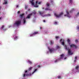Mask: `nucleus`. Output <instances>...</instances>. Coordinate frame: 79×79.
<instances>
[{
  "instance_id": "1",
  "label": "nucleus",
  "mask_w": 79,
  "mask_h": 79,
  "mask_svg": "<svg viewBox=\"0 0 79 79\" xmlns=\"http://www.w3.org/2000/svg\"><path fill=\"white\" fill-rule=\"evenodd\" d=\"M32 14H34V15H35V14H36V12H33L32 13H31V14H29L27 16V17L26 18H26H24L23 19V23L24 24L26 23V19H27V18H28V19H29V18H30V17H31V16L32 15Z\"/></svg>"
},
{
  "instance_id": "2",
  "label": "nucleus",
  "mask_w": 79,
  "mask_h": 79,
  "mask_svg": "<svg viewBox=\"0 0 79 79\" xmlns=\"http://www.w3.org/2000/svg\"><path fill=\"white\" fill-rule=\"evenodd\" d=\"M63 12H62L59 15H58V14L55 13H54V15L56 18H60V17H61V15H63Z\"/></svg>"
},
{
  "instance_id": "3",
  "label": "nucleus",
  "mask_w": 79,
  "mask_h": 79,
  "mask_svg": "<svg viewBox=\"0 0 79 79\" xmlns=\"http://www.w3.org/2000/svg\"><path fill=\"white\" fill-rule=\"evenodd\" d=\"M21 20H18L14 23V25H17V26H18L21 24Z\"/></svg>"
},
{
  "instance_id": "4",
  "label": "nucleus",
  "mask_w": 79,
  "mask_h": 79,
  "mask_svg": "<svg viewBox=\"0 0 79 79\" xmlns=\"http://www.w3.org/2000/svg\"><path fill=\"white\" fill-rule=\"evenodd\" d=\"M64 48L66 50H68V53L69 55H72V54H71V51L70 50V49H69V48H67V46L65 45L64 46Z\"/></svg>"
},
{
  "instance_id": "5",
  "label": "nucleus",
  "mask_w": 79,
  "mask_h": 79,
  "mask_svg": "<svg viewBox=\"0 0 79 79\" xmlns=\"http://www.w3.org/2000/svg\"><path fill=\"white\" fill-rule=\"evenodd\" d=\"M66 13H67V15H64V16H67L68 18H71V15H69V12L68 11H66Z\"/></svg>"
},
{
  "instance_id": "6",
  "label": "nucleus",
  "mask_w": 79,
  "mask_h": 79,
  "mask_svg": "<svg viewBox=\"0 0 79 79\" xmlns=\"http://www.w3.org/2000/svg\"><path fill=\"white\" fill-rule=\"evenodd\" d=\"M62 41V42H61ZM60 42H61L62 45H64V40H62V39H61L60 40Z\"/></svg>"
},
{
  "instance_id": "7",
  "label": "nucleus",
  "mask_w": 79,
  "mask_h": 79,
  "mask_svg": "<svg viewBox=\"0 0 79 79\" xmlns=\"http://www.w3.org/2000/svg\"><path fill=\"white\" fill-rule=\"evenodd\" d=\"M70 48H73V47H75V48H77V47L76 45H75L74 44H72L70 45Z\"/></svg>"
},
{
  "instance_id": "8",
  "label": "nucleus",
  "mask_w": 79,
  "mask_h": 79,
  "mask_svg": "<svg viewBox=\"0 0 79 79\" xmlns=\"http://www.w3.org/2000/svg\"><path fill=\"white\" fill-rule=\"evenodd\" d=\"M27 72V70H26L25 71V73L24 74H23V76L24 77H26V76H29V74H26V73Z\"/></svg>"
},
{
  "instance_id": "9",
  "label": "nucleus",
  "mask_w": 79,
  "mask_h": 79,
  "mask_svg": "<svg viewBox=\"0 0 79 79\" xmlns=\"http://www.w3.org/2000/svg\"><path fill=\"white\" fill-rule=\"evenodd\" d=\"M64 54H62L60 56V58L59 60H60L61 59H63V57H64Z\"/></svg>"
},
{
  "instance_id": "10",
  "label": "nucleus",
  "mask_w": 79,
  "mask_h": 79,
  "mask_svg": "<svg viewBox=\"0 0 79 79\" xmlns=\"http://www.w3.org/2000/svg\"><path fill=\"white\" fill-rule=\"evenodd\" d=\"M49 50L50 53H52V52L54 51V50H55L54 49H50V48H49Z\"/></svg>"
},
{
  "instance_id": "11",
  "label": "nucleus",
  "mask_w": 79,
  "mask_h": 79,
  "mask_svg": "<svg viewBox=\"0 0 79 79\" xmlns=\"http://www.w3.org/2000/svg\"><path fill=\"white\" fill-rule=\"evenodd\" d=\"M34 0H31V1H30L31 5H33V6H34Z\"/></svg>"
},
{
  "instance_id": "12",
  "label": "nucleus",
  "mask_w": 79,
  "mask_h": 79,
  "mask_svg": "<svg viewBox=\"0 0 79 79\" xmlns=\"http://www.w3.org/2000/svg\"><path fill=\"white\" fill-rule=\"evenodd\" d=\"M44 13V12H42V11H39V13L40 15H41V16H42L43 15V14Z\"/></svg>"
},
{
  "instance_id": "13",
  "label": "nucleus",
  "mask_w": 79,
  "mask_h": 79,
  "mask_svg": "<svg viewBox=\"0 0 79 79\" xmlns=\"http://www.w3.org/2000/svg\"><path fill=\"white\" fill-rule=\"evenodd\" d=\"M39 32L38 31H35L32 33L33 35H36V34H38Z\"/></svg>"
},
{
  "instance_id": "14",
  "label": "nucleus",
  "mask_w": 79,
  "mask_h": 79,
  "mask_svg": "<svg viewBox=\"0 0 79 79\" xmlns=\"http://www.w3.org/2000/svg\"><path fill=\"white\" fill-rule=\"evenodd\" d=\"M45 10H49V11H52V10L51 9H50L48 8H45Z\"/></svg>"
},
{
  "instance_id": "15",
  "label": "nucleus",
  "mask_w": 79,
  "mask_h": 79,
  "mask_svg": "<svg viewBox=\"0 0 79 79\" xmlns=\"http://www.w3.org/2000/svg\"><path fill=\"white\" fill-rule=\"evenodd\" d=\"M24 16V14H22L21 15H20V17L21 18H23V17Z\"/></svg>"
},
{
  "instance_id": "16",
  "label": "nucleus",
  "mask_w": 79,
  "mask_h": 79,
  "mask_svg": "<svg viewBox=\"0 0 79 79\" xmlns=\"http://www.w3.org/2000/svg\"><path fill=\"white\" fill-rule=\"evenodd\" d=\"M54 44L53 41H50V45H53Z\"/></svg>"
},
{
  "instance_id": "17",
  "label": "nucleus",
  "mask_w": 79,
  "mask_h": 79,
  "mask_svg": "<svg viewBox=\"0 0 79 79\" xmlns=\"http://www.w3.org/2000/svg\"><path fill=\"white\" fill-rule=\"evenodd\" d=\"M67 42L68 43H69V45H70V44H71V43L70 42V40L69 39H68Z\"/></svg>"
},
{
  "instance_id": "18",
  "label": "nucleus",
  "mask_w": 79,
  "mask_h": 79,
  "mask_svg": "<svg viewBox=\"0 0 79 79\" xmlns=\"http://www.w3.org/2000/svg\"><path fill=\"white\" fill-rule=\"evenodd\" d=\"M28 62L30 64H32V62L29 60H28Z\"/></svg>"
},
{
  "instance_id": "19",
  "label": "nucleus",
  "mask_w": 79,
  "mask_h": 79,
  "mask_svg": "<svg viewBox=\"0 0 79 79\" xmlns=\"http://www.w3.org/2000/svg\"><path fill=\"white\" fill-rule=\"evenodd\" d=\"M4 27H5V26L2 25V26L1 27V29H2V30H3V31L5 30V29H3Z\"/></svg>"
},
{
  "instance_id": "20",
  "label": "nucleus",
  "mask_w": 79,
  "mask_h": 79,
  "mask_svg": "<svg viewBox=\"0 0 79 79\" xmlns=\"http://www.w3.org/2000/svg\"><path fill=\"white\" fill-rule=\"evenodd\" d=\"M69 2L70 3H71V4H72V3L73 2V0H69Z\"/></svg>"
},
{
  "instance_id": "21",
  "label": "nucleus",
  "mask_w": 79,
  "mask_h": 79,
  "mask_svg": "<svg viewBox=\"0 0 79 79\" xmlns=\"http://www.w3.org/2000/svg\"><path fill=\"white\" fill-rule=\"evenodd\" d=\"M32 69V67H30L28 69V71H31V70Z\"/></svg>"
},
{
  "instance_id": "22",
  "label": "nucleus",
  "mask_w": 79,
  "mask_h": 79,
  "mask_svg": "<svg viewBox=\"0 0 79 79\" xmlns=\"http://www.w3.org/2000/svg\"><path fill=\"white\" fill-rule=\"evenodd\" d=\"M46 6H47V7H48V6H50V4L47 3H46Z\"/></svg>"
},
{
  "instance_id": "23",
  "label": "nucleus",
  "mask_w": 79,
  "mask_h": 79,
  "mask_svg": "<svg viewBox=\"0 0 79 79\" xmlns=\"http://www.w3.org/2000/svg\"><path fill=\"white\" fill-rule=\"evenodd\" d=\"M79 68V66H77L76 67H75V69H77H77H78V68Z\"/></svg>"
},
{
  "instance_id": "24",
  "label": "nucleus",
  "mask_w": 79,
  "mask_h": 79,
  "mask_svg": "<svg viewBox=\"0 0 79 79\" xmlns=\"http://www.w3.org/2000/svg\"><path fill=\"white\" fill-rule=\"evenodd\" d=\"M74 9H72V10L70 11L69 13H72V12H73V11H74Z\"/></svg>"
},
{
  "instance_id": "25",
  "label": "nucleus",
  "mask_w": 79,
  "mask_h": 79,
  "mask_svg": "<svg viewBox=\"0 0 79 79\" xmlns=\"http://www.w3.org/2000/svg\"><path fill=\"white\" fill-rule=\"evenodd\" d=\"M56 40H58V39H59V37L56 36Z\"/></svg>"
},
{
  "instance_id": "26",
  "label": "nucleus",
  "mask_w": 79,
  "mask_h": 79,
  "mask_svg": "<svg viewBox=\"0 0 79 79\" xmlns=\"http://www.w3.org/2000/svg\"><path fill=\"white\" fill-rule=\"evenodd\" d=\"M40 66H42V65H37V67L39 68H40Z\"/></svg>"
},
{
  "instance_id": "27",
  "label": "nucleus",
  "mask_w": 79,
  "mask_h": 79,
  "mask_svg": "<svg viewBox=\"0 0 79 79\" xmlns=\"http://www.w3.org/2000/svg\"><path fill=\"white\" fill-rule=\"evenodd\" d=\"M37 70V69H35L34 71V72L33 73V74H34V73H35V71H36Z\"/></svg>"
},
{
  "instance_id": "28",
  "label": "nucleus",
  "mask_w": 79,
  "mask_h": 79,
  "mask_svg": "<svg viewBox=\"0 0 79 79\" xmlns=\"http://www.w3.org/2000/svg\"><path fill=\"white\" fill-rule=\"evenodd\" d=\"M38 6H39L37 5H34V7H38Z\"/></svg>"
},
{
  "instance_id": "29",
  "label": "nucleus",
  "mask_w": 79,
  "mask_h": 79,
  "mask_svg": "<svg viewBox=\"0 0 79 79\" xmlns=\"http://www.w3.org/2000/svg\"><path fill=\"white\" fill-rule=\"evenodd\" d=\"M57 22H56V21L54 22V24H55V25H56L57 24Z\"/></svg>"
},
{
  "instance_id": "30",
  "label": "nucleus",
  "mask_w": 79,
  "mask_h": 79,
  "mask_svg": "<svg viewBox=\"0 0 79 79\" xmlns=\"http://www.w3.org/2000/svg\"><path fill=\"white\" fill-rule=\"evenodd\" d=\"M18 39V36H16L15 37V39Z\"/></svg>"
},
{
  "instance_id": "31",
  "label": "nucleus",
  "mask_w": 79,
  "mask_h": 79,
  "mask_svg": "<svg viewBox=\"0 0 79 79\" xmlns=\"http://www.w3.org/2000/svg\"><path fill=\"white\" fill-rule=\"evenodd\" d=\"M4 1H5V2H4L5 4H7V1H5V0H4Z\"/></svg>"
},
{
  "instance_id": "32",
  "label": "nucleus",
  "mask_w": 79,
  "mask_h": 79,
  "mask_svg": "<svg viewBox=\"0 0 79 79\" xmlns=\"http://www.w3.org/2000/svg\"><path fill=\"white\" fill-rule=\"evenodd\" d=\"M58 79H61V77L60 76H58Z\"/></svg>"
},
{
  "instance_id": "33",
  "label": "nucleus",
  "mask_w": 79,
  "mask_h": 79,
  "mask_svg": "<svg viewBox=\"0 0 79 79\" xmlns=\"http://www.w3.org/2000/svg\"><path fill=\"white\" fill-rule=\"evenodd\" d=\"M75 60H74V61L75 62L76 61V60H77V56H76L75 57Z\"/></svg>"
},
{
  "instance_id": "34",
  "label": "nucleus",
  "mask_w": 79,
  "mask_h": 79,
  "mask_svg": "<svg viewBox=\"0 0 79 79\" xmlns=\"http://www.w3.org/2000/svg\"><path fill=\"white\" fill-rule=\"evenodd\" d=\"M25 8V9H27V6L26 5Z\"/></svg>"
},
{
  "instance_id": "35",
  "label": "nucleus",
  "mask_w": 79,
  "mask_h": 79,
  "mask_svg": "<svg viewBox=\"0 0 79 79\" xmlns=\"http://www.w3.org/2000/svg\"><path fill=\"white\" fill-rule=\"evenodd\" d=\"M56 47H57V48H60V47L59 46H57Z\"/></svg>"
},
{
  "instance_id": "36",
  "label": "nucleus",
  "mask_w": 79,
  "mask_h": 79,
  "mask_svg": "<svg viewBox=\"0 0 79 79\" xmlns=\"http://www.w3.org/2000/svg\"><path fill=\"white\" fill-rule=\"evenodd\" d=\"M38 3V1H36V5Z\"/></svg>"
},
{
  "instance_id": "37",
  "label": "nucleus",
  "mask_w": 79,
  "mask_h": 79,
  "mask_svg": "<svg viewBox=\"0 0 79 79\" xmlns=\"http://www.w3.org/2000/svg\"><path fill=\"white\" fill-rule=\"evenodd\" d=\"M77 29H79V26L77 27Z\"/></svg>"
},
{
  "instance_id": "38",
  "label": "nucleus",
  "mask_w": 79,
  "mask_h": 79,
  "mask_svg": "<svg viewBox=\"0 0 79 79\" xmlns=\"http://www.w3.org/2000/svg\"><path fill=\"white\" fill-rule=\"evenodd\" d=\"M41 3V2H39L38 3V4H40Z\"/></svg>"
},
{
  "instance_id": "39",
  "label": "nucleus",
  "mask_w": 79,
  "mask_h": 79,
  "mask_svg": "<svg viewBox=\"0 0 79 79\" xmlns=\"http://www.w3.org/2000/svg\"><path fill=\"white\" fill-rule=\"evenodd\" d=\"M77 40H75V42H77Z\"/></svg>"
},
{
  "instance_id": "40",
  "label": "nucleus",
  "mask_w": 79,
  "mask_h": 79,
  "mask_svg": "<svg viewBox=\"0 0 79 79\" xmlns=\"http://www.w3.org/2000/svg\"><path fill=\"white\" fill-rule=\"evenodd\" d=\"M48 16H50V14L48 15Z\"/></svg>"
},
{
  "instance_id": "41",
  "label": "nucleus",
  "mask_w": 79,
  "mask_h": 79,
  "mask_svg": "<svg viewBox=\"0 0 79 79\" xmlns=\"http://www.w3.org/2000/svg\"><path fill=\"white\" fill-rule=\"evenodd\" d=\"M1 19H2V17H0V20H1Z\"/></svg>"
},
{
  "instance_id": "42",
  "label": "nucleus",
  "mask_w": 79,
  "mask_h": 79,
  "mask_svg": "<svg viewBox=\"0 0 79 79\" xmlns=\"http://www.w3.org/2000/svg\"><path fill=\"white\" fill-rule=\"evenodd\" d=\"M20 13V11H18V13Z\"/></svg>"
},
{
  "instance_id": "43",
  "label": "nucleus",
  "mask_w": 79,
  "mask_h": 79,
  "mask_svg": "<svg viewBox=\"0 0 79 79\" xmlns=\"http://www.w3.org/2000/svg\"><path fill=\"white\" fill-rule=\"evenodd\" d=\"M79 15V13L78 12V13L77 14V15Z\"/></svg>"
},
{
  "instance_id": "44",
  "label": "nucleus",
  "mask_w": 79,
  "mask_h": 79,
  "mask_svg": "<svg viewBox=\"0 0 79 79\" xmlns=\"http://www.w3.org/2000/svg\"><path fill=\"white\" fill-rule=\"evenodd\" d=\"M43 22H44V23H45V20H43Z\"/></svg>"
},
{
  "instance_id": "45",
  "label": "nucleus",
  "mask_w": 79,
  "mask_h": 79,
  "mask_svg": "<svg viewBox=\"0 0 79 79\" xmlns=\"http://www.w3.org/2000/svg\"><path fill=\"white\" fill-rule=\"evenodd\" d=\"M57 62V60H56L55 61V63H56V62Z\"/></svg>"
},
{
  "instance_id": "46",
  "label": "nucleus",
  "mask_w": 79,
  "mask_h": 79,
  "mask_svg": "<svg viewBox=\"0 0 79 79\" xmlns=\"http://www.w3.org/2000/svg\"><path fill=\"white\" fill-rule=\"evenodd\" d=\"M2 8V6H0V10Z\"/></svg>"
},
{
  "instance_id": "47",
  "label": "nucleus",
  "mask_w": 79,
  "mask_h": 79,
  "mask_svg": "<svg viewBox=\"0 0 79 79\" xmlns=\"http://www.w3.org/2000/svg\"><path fill=\"white\" fill-rule=\"evenodd\" d=\"M28 11H30V9H29L28 10Z\"/></svg>"
},
{
  "instance_id": "48",
  "label": "nucleus",
  "mask_w": 79,
  "mask_h": 79,
  "mask_svg": "<svg viewBox=\"0 0 79 79\" xmlns=\"http://www.w3.org/2000/svg\"><path fill=\"white\" fill-rule=\"evenodd\" d=\"M18 6H19L18 5H17V6H16L17 8H18Z\"/></svg>"
},
{
  "instance_id": "49",
  "label": "nucleus",
  "mask_w": 79,
  "mask_h": 79,
  "mask_svg": "<svg viewBox=\"0 0 79 79\" xmlns=\"http://www.w3.org/2000/svg\"><path fill=\"white\" fill-rule=\"evenodd\" d=\"M53 2V1H51V3H52Z\"/></svg>"
},
{
  "instance_id": "50",
  "label": "nucleus",
  "mask_w": 79,
  "mask_h": 79,
  "mask_svg": "<svg viewBox=\"0 0 79 79\" xmlns=\"http://www.w3.org/2000/svg\"><path fill=\"white\" fill-rule=\"evenodd\" d=\"M26 14H27V12L26 11Z\"/></svg>"
},
{
  "instance_id": "51",
  "label": "nucleus",
  "mask_w": 79,
  "mask_h": 79,
  "mask_svg": "<svg viewBox=\"0 0 79 79\" xmlns=\"http://www.w3.org/2000/svg\"><path fill=\"white\" fill-rule=\"evenodd\" d=\"M64 60H65V59H66V57H65V58H64Z\"/></svg>"
},
{
  "instance_id": "52",
  "label": "nucleus",
  "mask_w": 79,
  "mask_h": 79,
  "mask_svg": "<svg viewBox=\"0 0 79 79\" xmlns=\"http://www.w3.org/2000/svg\"><path fill=\"white\" fill-rule=\"evenodd\" d=\"M42 9H44V8L43 7L42 8Z\"/></svg>"
},
{
  "instance_id": "53",
  "label": "nucleus",
  "mask_w": 79,
  "mask_h": 79,
  "mask_svg": "<svg viewBox=\"0 0 79 79\" xmlns=\"http://www.w3.org/2000/svg\"><path fill=\"white\" fill-rule=\"evenodd\" d=\"M40 29H42V27H40Z\"/></svg>"
},
{
  "instance_id": "54",
  "label": "nucleus",
  "mask_w": 79,
  "mask_h": 79,
  "mask_svg": "<svg viewBox=\"0 0 79 79\" xmlns=\"http://www.w3.org/2000/svg\"><path fill=\"white\" fill-rule=\"evenodd\" d=\"M30 37H31V36H30Z\"/></svg>"
}]
</instances>
